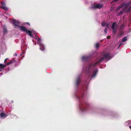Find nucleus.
Listing matches in <instances>:
<instances>
[{
	"label": "nucleus",
	"instance_id": "nucleus-1",
	"mask_svg": "<svg viewBox=\"0 0 131 131\" xmlns=\"http://www.w3.org/2000/svg\"><path fill=\"white\" fill-rule=\"evenodd\" d=\"M110 56L109 54H105L103 55L102 57H101L100 60L96 62L93 64H89L88 66L86 67L85 69L88 73L89 74L90 73L92 68H93L96 65L100 63L103 60L107 59L110 57Z\"/></svg>",
	"mask_w": 131,
	"mask_h": 131
},
{
	"label": "nucleus",
	"instance_id": "nucleus-2",
	"mask_svg": "<svg viewBox=\"0 0 131 131\" xmlns=\"http://www.w3.org/2000/svg\"><path fill=\"white\" fill-rule=\"evenodd\" d=\"M103 6V4H98L92 6L91 8L92 9H95L98 8L99 9H101Z\"/></svg>",
	"mask_w": 131,
	"mask_h": 131
},
{
	"label": "nucleus",
	"instance_id": "nucleus-3",
	"mask_svg": "<svg viewBox=\"0 0 131 131\" xmlns=\"http://www.w3.org/2000/svg\"><path fill=\"white\" fill-rule=\"evenodd\" d=\"M116 25V23H113L112 25L111 28H112L113 33L114 34H115L117 32V29L115 28V26Z\"/></svg>",
	"mask_w": 131,
	"mask_h": 131
},
{
	"label": "nucleus",
	"instance_id": "nucleus-4",
	"mask_svg": "<svg viewBox=\"0 0 131 131\" xmlns=\"http://www.w3.org/2000/svg\"><path fill=\"white\" fill-rule=\"evenodd\" d=\"M11 22L15 26H20L18 25L20 23L19 22L16 20L13 19L12 20Z\"/></svg>",
	"mask_w": 131,
	"mask_h": 131
},
{
	"label": "nucleus",
	"instance_id": "nucleus-5",
	"mask_svg": "<svg viewBox=\"0 0 131 131\" xmlns=\"http://www.w3.org/2000/svg\"><path fill=\"white\" fill-rule=\"evenodd\" d=\"M98 71V70L97 69L93 71L92 73V75L91 77V78H94L95 77L96 74L97 73Z\"/></svg>",
	"mask_w": 131,
	"mask_h": 131
},
{
	"label": "nucleus",
	"instance_id": "nucleus-6",
	"mask_svg": "<svg viewBox=\"0 0 131 131\" xmlns=\"http://www.w3.org/2000/svg\"><path fill=\"white\" fill-rule=\"evenodd\" d=\"M76 85L78 86V85L80 84L81 82V80L80 79V77L79 76L77 78L76 80Z\"/></svg>",
	"mask_w": 131,
	"mask_h": 131
},
{
	"label": "nucleus",
	"instance_id": "nucleus-7",
	"mask_svg": "<svg viewBox=\"0 0 131 131\" xmlns=\"http://www.w3.org/2000/svg\"><path fill=\"white\" fill-rule=\"evenodd\" d=\"M19 27L20 28V30L23 31L24 32H26L27 29L24 26H19Z\"/></svg>",
	"mask_w": 131,
	"mask_h": 131
},
{
	"label": "nucleus",
	"instance_id": "nucleus-8",
	"mask_svg": "<svg viewBox=\"0 0 131 131\" xmlns=\"http://www.w3.org/2000/svg\"><path fill=\"white\" fill-rule=\"evenodd\" d=\"M2 8L6 10H8V8L5 6V3L4 2H2L1 3Z\"/></svg>",
	"mask_w": 131,
	"mask_h": 131
},
{
	"label": "nucleus",
	"instance_id": "nucleus-9",
	"mask_svg": "<svg viewBox=\"0 0 131 131\" xmlns=\"http://www.w3.org/2000/svg\"><path fill=\"white\" fill-rule=\"evenodd\" d=\"M89 56H83L82 58V60L84 61H86L88 60L90 58Z\"/></svg>",
	"mask_w": 131,
	"mask_h": 131
},
{
	"label": "nucleus",
	"instance_id": "nucleus-10",
	"mask_svg": "<svg viewBox=\"0 0 131 131\" xmlns=\"http://www.w3.org/2000/svg\"><path fill=\"white\" fill-rule=\"evenodd\" d=\"M27 34H28V35L31 37H32V32L30 30H28L26 32Z\"/></svg>",
	"mask_w": 131,
	"mask_h": 131
},
{
	"label": "nucleus",
	"instance_id": "nucleus-11",
	"mask_svg": "<svg viewBox=\"0 0 131 131\" xmlns=\"http://www.w3.org/2000/svg\"><path fill=\"white\" fill-rule=\"evenodd\" d=\"M0 115L2 118L6 117L7 115L4 113H2L0 114Z\"/></svg>",
	"mask_w": 131,
	"mask_h": 131
},
{
	"label": "nucleus",
	"instance_id": "nucleus-12",
	"mask_svg": "<svg viewBox=\"0 0 131 131\" xmlns=\"http://www.w3.org/2000/svg\"><path fill=\"white\" fill-rule=\"evenodd\" d=\"M16 62V61L14 60V59H12L11 61L6 63L7 65H8L10 64H12Z\"/></svg>",
	"mask_w": 131,
	"mask_h": 131
},
{
	"label": "nucleus",
	"instance_id": "nucleus-13",
	"mask_svg": "<svg viewBox=\"0 0 131 131\" xmlns=\"http://www.w3.org/2000/svg\"><path fill=\"white\" fill-rule=\"evenodd\" d=\"M7 65L6 64L5 65H3L2 64H0V68L3 69L6 67Z\"/></svg>",
	"mask_w": 131,
	"mask_h": 131
},
{
	"label": "nucleus",
	"instance_id": "nucleus-14",
	"mask_svg": "<svg viewBox=\"0 0 131 131\" xmlns=\"http://www.w3.org/2000/svg\"><path fill=\"white\" fill-rule=\"evenodd\" d=\"M35 39H37V41H38L39 43H41V40L39 37H38L37 36V37H36Z\"/></svg>",
	"mask_w": 131,
	"mask_h": 131
},
{
	"label": "nucleus",
	"instance_id": "nucleus-15",
	"mask_svg": "<svg viewBox=\"0 0 131 131\" xmlns=\"http://www.w3.org/2000/svg\"><path fill=\"white\" fill-rule=\"evenodd\" d=\"M127 37L125 36L122 39L121 41L122 42H124L127 40Z\"/></svg>",
	"mask_w": 131,
	"mask_h": 131
},
{
	"label": "nucleus",
	"instance_id": "nucleus-16",
	"mask_svg": "<svg viewBox=\"0 0 131 131\" xmlns=\"http://www.w3.org/2000/svg\"><path fill=\"white\" fill-rule=\"evenodd\" d=\"M131 4V2L130 1H129L127 3H126L125 4V7H127L130 4Z\"/></svg>",
	"mask_w": 131,
	"mask_h": 131
},
{
	"label": "nucleus",
	"instance_id": "nucleus-17",
	"mask_svg": "<svg viewBox=\"0 0 131 131\" xmlns=\"http://www.w3.org/2000/svg\"><path fill=\"white\" fill-rule=\"evenodd\" d=\"M123 6L122 5H121L119 6L118 7L116 10V11H117L119 10L121 8H122L123 7Z\"/></svg>",
	"mask_w": 131,
	"mask_h": 131
},
{
	"label": "nucleus",
	"instance_id": "nucleus-18",
	"mask_svg": "<svg viewBox=\"0 0 131 131\" xmlns=\"http://www.w3.org/2000/svg\"><path fill=\"white\" fill-rule=\"evenodd\" d=\"M7 32V30L6 28H3V34H5Z\"/></svg>",
	"mask_w": 131,
	"mask_h": 131
},
{
	"label": "nucleus",
	"instance_id": "nucleus-19",
	"mask_svg": "<svg viewBox=\"0 0 131 131\" xmlns=\"http://www.w3.org/2000/svg\"><path fill=\"white\" fill-rule=\"evenodd\" d=\"M100 44L99 43H97L95 44V47L97 48H98L100 46Z\"/></svg>",
	"mask_w": 131,
	"mask_h": 131
},
{
	"label": "nucleus",
	"instance_id": "nucleus-20",
	"mask_svg": "<svg viewBox=\"0 0 131 131\" xmlns=\"http://www.w3.org/2000/svg\"><path fill=\"white\" fill-rule=\"evenodd\" d=\"M124 12V10H121L119 13V15H122L123 14Z\"/></svg>",
	"mask_w": 131,
	"mask_h": 131
},
{
	"label": "nucleus",
	"instance_id": "nucleus-21",
	"mask_svg": "<svg viewBox=\"0 0 131 131\" xmlns=\"http://www.w3.org/2000/svg\"><path fill=\"white\" fill-rule=\"evenodd\" d=\"M40 50H41L42 51H43L44 49V48L43 47H42V46H40Z\"/></svg>",
	"mask_w": 131,
	"mask_h": 131
},
{
	"label": "nucleus",
	"instance_id": "nucleus-22",
	"mask_svg": "<svg viewBox=\"0 0 131 131\" xmlns=\"http://www.w3.org/2000/svg\"><path fill=\"white\" fill-rule=\"evenodd\" d=\"M131 11V8L129 7V8L127 10V12H130Z\"/></svg>",
	"mask_w": 131,
	"mask_h": 131
},
{
	"label": "nucleus",
	"instance_id": "nucleus-23",
	"mask_svg": "<svg viewBox=\"0 0 131 131\" xmlns=\"http://www.w3.org/2000/svg\"><path fill=\"white\" fill-rule=\"evenodd\" d=\"M124 24H122L121 25V26L120 27V29H122L123 28H124Z\"/></svg>",
	"mask_w": 131,
	"mask_h": 131
},
{
	"label": "nucleus",
	"instance_id": "nucleus-24",
	"mask_svg": "<svg viewBox=\"0 0 131 131\" xmlns=\"http://www.w3.org/2000/svg\"><path fill=\"white\" fill-rule=\"evenodd\" d=\"M105 25V23H102L101 24V25L102 26H104Z\"/></svg>",
	"mask_w": 131,
	"mask_h": 131
},
{
	"label": "nucleus",
	"instance_id": "nucleus-25",
	"mask_svg": "<svg viewBox=\"0 0 131 131\" xmlns=\"http://www.w3.org/2000/svg\"><path fill=\"white\" fill-rule=\"evenodd\" d=\"M82 111H86V108L85 107H83L82 110Z\"/></svg>",
	"mask_w": 131,
	"mask_h": 131
},
{
	"label": "nucleus",
	"instance_id": "nucleus-26",
	"mask_svg": "<svg viewBox=\"0 0 131 131\" xmlns=\"http://www.w3.org/2000/svg\"><path fill=\"white\" fill-rule=\"evenodd\" d=\"M107 29L106 27H105V29L104 30V32L105 33H107Z\"/></svg>",
	"mask_w": 131,
	"mask_h": 131
},
{
	"label": "nucleus",
	"instance_id": "nucleus-27",
	"mask_svg": "<svg viewBox=\"0 0 131 131\" xmlns=\"http://www.w3.org/2000/svg\"><path fill=\"white\" fill-rule=\"evenodd\" d=\"M8 58H7V59H5V60H4V62L5 63H6L7 62V60H8Z\"/></svg>",
	"mask_w": 131,
	"mask_h": 131
},
{
	"label": "nucleus",
	"instance_id": "nucleus-28",
	"mask_svg": "<svg viewBox=\"0 0 131 131\" xmlns=\"http://www.w3.org/2000/svg\"><path fill=\"white\" fill-rule=\"evenodd\" d=\"M110 36H107V39H110Z\"/></svg>",
	"mask_w": 131,
	"mask_h": 131
},
{
	"label": "nucleus",
	"instance_id": "nucleus-29",
	"mask_svg": "<svg viewBox=\"0 0 131 131\" xmlns=\"http://www.w3.org/2000/svg\"><path fill=\"white\" fill-rule=\"evenodd\" d=\"M123 45V44L122 43H121L118 46V47H120L121 45Z\"/></svg>",
	"mask_w": 131,
	"mask_h": 131
},
{
	"label": "nucleus",
	"instance_id": "nucleus-30",
	"mask_svg": "<svg viewBox=\"0 0 131 131\" xmlns=\"http://www.w3.org/2000/svg\"><path fill=\"white\" fill-rule=\"evenodd\" d=\"M106 27L107 28H109V25L108 24H106Z\"/></svg>",
	"mask_w": 131,
	"mask_h": 131
},
{
	"label": "nucleus",
	"instance_id": "nucleus-31",
	"mask_svg": "<svg viewBox=\"0 0 131 131\" xmlns=\"http://www.w3.org/2000/svg\"><path fill=\"white\" fill-rule=\"evenodd\" d=\"M26 24L27 25H29V26H30V24L29 23H26Z\"/></svg>",
	"mask_w": 131,
	"mask_h": 131
},
{
	"label": "nucleus",
	"instance_id": "nucleus-32",
	"mask_svg": "<svg viewBox=\"0 0 131 131\" xmlns=\"http://www.w3.org/2000/svg\"><path fill=\"white\" fill-rule=\"evenodd\" d=\"M15 56H17V53H15Z\"/></svg>",
	"mask_w": 131,
	"mask_h": 131
},
{
	"label": "nucleus",
	"instance_id": "nucleus-33",
	"mask_svg": "<svg viewBox=\"0 0 131 131\" xmlns=\"http://www.w3.org/2000/svg\"><path fill=\"white\" fill-rule=\"evenodd\" d=\"M90 76H91L90 75H89L88 76V78H90Z\"/></svg>",
	"mask_w": 131,
	"mask_h": 131
},
{
	"label": "nucleus",
	"instance_id": "nucleus-34",
	"mask_svg": "<svg viewBox=\"0 0 131 131\" xmlns=\"http://www.w3.org/2000/svg\"><path fill=\"white\" fill-rule=\"evenodd\" d=\"M118 0H114V1H116V2L118 1Z\"/></svg>",
	"mask_w": 131,
	"mask_h": 131
},
{
	"label": "nucleus",
	"instance_id": "nucleus-35",
	"mask_svg": "<svg viewBox=\"0 0 131 131\" xmlns=\"http://www.w3.org/2000/svg\"><path fill=\"white\" fill-rule=\"evenodd\" d=\"M129 128H130V129H131V126H129Z\"/></svg>",
	"mask_w": 131,
	"mask_h": 131
},
{
	"label": "nucleus",
	"instance_id": "nucleus-36",
	"mask_svg": "<svg viewBox=\"0 0 131 131\" xmlns=\"http://www.w3.org/2000/svg\"><path fill=\"white\" fill-rule=\"evenodd\" d=\"M129 7H130V8H131V5Z\"/></svg>",
	"mask_w": 131,
	"mask_h": 131
},
{
	"label": "nucleus",
	"instance_id": "nucleus-37",
	"mask_svg": "<svg viewBox=\"0 0 131 131\" xmlns=\"http://www.w3.org/2000/svg\"><path fill=\"white\" fill-rule=\"evenodd\" d=\"M1 71V70L0 69V71Z\"/></svg>",
	"mask_w": 131,
	"mask_h": 131
}]
</instances>
